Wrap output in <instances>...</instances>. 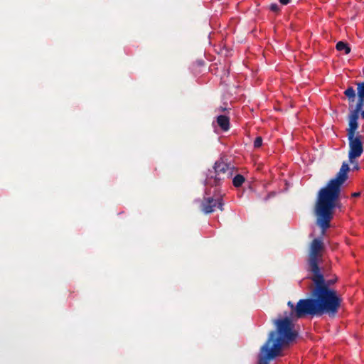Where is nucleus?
Masks as SVG:
<instances>
[{"label": "nucleus", "instance_id": "1", "mask_svg": "<svg viewBox=\"0 0 364 364\" xmlns=\"http://www.w3.org/2000/svg\"><path fill=\"white\" fill-rule=\"evenodd\" d=\"M350 167L347 162H343L336 177L331 179L318 194L315 205L316 224L322 229L323 233L330 227L333 218L334 209L338 206L341 187L348 178Z\"/></svg>", "mask_w": 364, "mask_h": 364}, {"label": "nucleus", "instance_id": "2", "mask_svg": "<svg viewBox=\"0 0 364 364\" xmlns=\"http://www.w3.org/2000/svg\"><path fill=\"white\" fill-rule=\"evenodd\" d=\"M311 279L314 287L310 292V298L300 299L295 305L294 314L296 319L323 314L335 317L338 313V300L334 293L323 286V280Z\"/></svg>", "mask_w": 364, "mask_h": 364}, {"label": "nucleus", "instance_id": "3", "mask_svg": "<svg viewBox=\"0 0 364 364\" xmlns=\"http://www.w3.org/2000/svg\"><path fill=\"white\" fill-rule=\"evenodd\" d=\"M289 317L273 321L275 330L272 331L267 340L260 348L259 364H269V360L281 355L283 348L287 347L297 337L294 324Z\"/></svg>", "mask_w": 364, "mask_h": 364}, {"label": "nucleus", "instance_id": "4", "mask_svg": "<svg viewBox=\"0 0 364 364\" xmlns=\"http://www.w3.org/2000/svg\"><path fill=\"white\" fill-rule=\"evenodd\" d=\"M233 172L234 166L220 159L215 162L213 171H208L205 181V186H220L225 180L232 176Z\"/></svg>", "mask_w": 364, "mask_h": 364}, {"label": "nucleus", "instance_id": "5", "mask_svg": "<svg viewBox=\"0 0 364 364\" xmlns=\"http://www.w3.org/2000/svg\"><path fill=\"white\" fill-rule=\"evenodd\" d=\"M324 250V244L321 238L314 239L309 247V271L312 273L311 279L322 280V277L318 273V261L322 257V252Z\"/></svg>", "mask_w": 364, "mask_h": 364}, {"label": "nucleus", "instance_id": "6", "mask_svg": "<svg viewBox=\"0 0 364 364\" xmlns=\"http://www.w3.org/2000/svg\"><path fill=\"white\" fill-rule=\"evenodd\" d=\"M217 191L218 190L216 189L212 196H209L210 193L208 190L205 191L206 196L203 197L200 206V210L203 213L210 214L215 211V208L216 207H218V208L221 211L224 210L223 196L220 194H217Z\"/></svg>", "mask_w": 364, "mask_h": 364}, {"label": "nucleus", "instance_id": "7", "mask_svg": "<svg viewBox=\"0 0 364 364\" xmlns=\"http://www.w3.org/2000/svg\"><path fill=\"white\" fill-rule=\"evenodd\" d=\"M349 141L348 158L350 163L353 159L358 158L363 152L362 136L357 134L356 136L348 137Z\"/></svg>", "mask_w": 364, "mask_h": 364}, {"label": "nucleus", "instance_id": "8", "mask_svg": "<svg viewBox=\"0 0 364 364\" xmlns=\"http://www.w3.org/2000/svg\"><path fill=\"white\" fill-rule=\"evenodd\" d=\"M359 115L351 113L348 117V128L347 129L348 137L356 136L355 133L358 127V119Z\"/></svg>", "mask_w": 364, "mask_h": 364}, {"label": "nucleus", "instance_id": "9", "mask_svg": "<svg viewBox=\"0 0 364 364\" xmlns=\"http://www.w3.org/2000/svg\"><path fill=\"white\" fill-rule=\"evenodd\" d=\"M318 274H320L321 276V279L323 280V286L327 288L328 290L333 291L334 293V296H336V299L338 300V311L339 310L340 307H341V302H342V299L341 298V296L338 294L337 291L331 287V284H333L335 282H336V280H333V279H329V280H326L325 279L323 274L321 272V270H320V268H318Z\"/></svg>", "mask_w": 364, "mask_h": 364}, {"label": "nucleus", "instance_id": "10", "mask_svg": "<svg viewBox=\"0 0 364 364\" xmlns=\"http://www.w3.org/2000/svg\"><path fill=\"white\" fill-rule=\"evenodd\" d=\"M217 123L220 129L226 132L230 129V119L225 115H219L217 117Z\"/></svg>", "mask_w": 364, "mask_h": 364}, {"label": "nucleus", "instance_id": "11", "mask_svg": "<svg viewBox=\"0 0 364 364\" xmlns=\"http://www.w3.org/2000/svg\"><path fill=\"white\" fill-rule=\"evenodd\" d=\"M345 95L348 97L350 102H353L355 100V92L353 87H348L344 91Z\"/></svg>", "mask_w": 364, "mask_h": 364}, {"label": "nucleus", "instance_id": "12", "mask_svg": "<svg viewBox=\"0 0 364 364\" xmlns=\"http://www.w3.org/2000/svg\"><path fill=\"white\" fill-rule=\"evenodd\" d=\"M336 47L338 51H344L345 54H348L350 52V48L343 41L338 42Z\"/></svg>", "mask_w": 364, "mask_h": 364}, {"label": "nucleus", "instance_id": "13", "mask_svg": "<svg viewBox=\"0 0 364 364\" xmlns=\"http://www.w3.org/2000/svg\"><path fill=\"white\" fill-rule=\"evenodd\" d=\"M363 107H364V98L362 97H358V100L356 103L355 107L353 111H351V113L359 115V113Z\"/></svg>", "mask_w": 364, "mask_h": 364}, {"label": "nucleus", "instance_id": "14", "mask_svg": "<svg viewBox=\"0 0 364 364\" xmlns=\"http://www.w3.org/2000/svg\"><path fill=\"white\" fill-rule=\"evenodd\" d=\"M245 182V177L242 175H236L232 180V183L235 187H240Z\"/></svg>", "mask_w": 364, "mask_h": 364}, {"label": "nucleus", "instance_id": "15", "mask_svg": "<svg viewBox=\"0 0 364 364\" xmlns=\"http://www.w3.org/2000/svg\"><path fill=\"white\" fill-rule=\"evenodd\" d=\"M357 92L358 97H362L364 98V82H357Z\"/></svg>", "mask_w": 364, "mask_h": 364}, {"label": "nucleus", "instance_id": "16", "mask_svg": "<svg viewBox=\"0 0 364 364\" xmlns=\"http://www.w3.org/2000/svg\"><path fill=\"white\" fill-rule=\"evenodd\" d=\"M287 305L290 308L291 311H290L289 315H286L285 317H289L291 319L296 318V316L294 314V309L295 308V305L291 301H288Z\"/></svg>", "mask_w": 364, "mask_h": 364}, {"label": "nucleus", "instance_id": "17", "mask_svg": "<svg viewBox=\"0 0 364 364\" xmlns=\"http://www.w3.org/2000/svg\"><path fill=\"white\" fill-rule=\"evenodd\" d=\"M269 9L274 13H279L281 10L279 6L276 3L271 4Z\"/></svg>", "mask_w": 364, "mask_h": 364}, {"label": "nucleus", "instance_id": "18", "mask_svg": "<svg viewBox=\"0 0 364 364\" xmlns=\"http://www.w3.org/2000/svg\"><path fill=\"white\" fill-rule=\"evenodd\" d=\"M262 144V138L257 136L254 141V146L255 148H259Z\"/></svg>", "mask_w": 364, "mask_h": 364}, {"label": "nucleus", "instance_id": "19", "mask_svg": "<svg viewBox=\"0 0 364 364\" xmlns=\"http://www.w3.org/2000/svg\"><path fill=\"white\" fill-rule=\"evenodd\" d=\"M290 1L291 0H279V1L282 4V5H287L288 4L290 3Z\"/></svg>", "mask_w": 364, "mask_h": 364}, {"label": "nucleus", "instance_id": "20", "mask_svg": "<svg viewBox=\"0 0 364 364\" xmlns=\"http://www.w3.org/2000/svg\"><path fill=\"white\" fill-rule=\"evenodd\" d=\"M360 195V192H355L352 194V197H358Z\"/></svg>", "mask_w": 364, "mask_h": 364}, {"label": "nucleus", "instance_id": "21", "mask_svg": "<svg viewBox=\"0 0 364 364\" xmlns=\"http://www.w3.org/2000/svg\"><path fill=\"white\" fill-rule=\"evenodd\" d=\"M361 117L364 119V109L360 112Z\"/></svg>", "mask_w": 364, "mask_h": 364}, {"label": "nucleus", "instance_id": "22", "mask_svg": "<svg viewBox=\"0 0 364 364\" xmlns=\"http://www.w3.org/2000/svg\"><path fill=\"white\" fill-rule=\"evenodd\" d=\"M355 169H358L359 168V166L358 165H356L355 167H354Z\"/></svg>", "mask_w": 364, "mask_h": 364}, {"label": "nucleus", "instance_id": "23", "mask_svg": "<svg viewBox=\"0 0 364 364\" xmlns=\"http://www.w3.org/2000/svg\"><path fill=\"white\" fill-rule=\"evenodd\" d=\"M221 110H222V111H224V110H225V108H223V107H221Z\"/></svg>", "mask_w": 364, "mask_h": 364}, {"label": "nucleus", "instance_id": "24", "mask_svg": "<svg viewBox=\"0 0 364 364\" xmlns=\"http://www.w3.org/2000/svg\"><path fill=\"white\" fill-rule=\"evenodd\" d=\"M257 364H259V358L258 359V363H257Z\"/></svg>", "mask_w": 364, "mask_h": 364}]
</instances>
